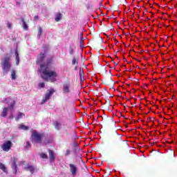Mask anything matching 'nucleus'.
<instances>
[{
    "label": "nucleus",
    "instance_id": "f257e3e1",
    "mask_svg": "<svg viewBox=\"0 0 177 177\" xmlns=\"http://www.w3.org/2000/svg\"><path fill=\"white\" fill-rule=\"evenodd\" d=\"M48 64H41L39 72L42 73L41 77L44 81H50V82H56L57 80V73L55 71L49 70V64L52 63V58L47 61Z\"/></svg>",
    "mask_w": 177,
    "mask_h": 177
},
{
    "label": "nucleus",
    "instance_id": "f03ea898",
    "mask_svg": "<svg viewBox=\"0 0 177 177\" xmlns=\"http://www.w3.org/2000/svg\"><path fill=\"white\" fill-rule=\"evenodd\" d=\"M1 65L3 66L2 68L3 74H8L9 70H10V67H12V65L10 64V58H9V57H6L1 62Z\"/></svg>",
    "mask_w": 177,
    "mask_h": 177
},
{
    "label": "nucleus",
    "instance_id": "7ed1b4c3",
    "mask_svg": "<svg viewBox=\"0 0 177 177\" xmlns=\"http://www.w3.org/2000/svg\"><path fill=\"white\" fill-rule=\"evenodd\" d=\"M44 136H45L44 133L33 131L31 136V140L33 143H42V138Z\"/></svg>",
    "mask_w": 177,
    "mask_h": 177
},
{
    "label": "nucleus",
    "instance_id": "20e7f679",
    "mask_svg": "<svg viewBox=\"0 0 177 177\" xmlns=\"http://www.w3.org/2000/svg\"><path fill=\"white\" fill-rule=\"evenodd\" d=\"M53 93H55V90L53 88H50L46 93L45 95V97L43 98L42 100V104H44V103H46V102H48V100H49V99H50V96H52L53 95Z\"/></svg>",
    "mask_w": 177,
    "mask_h": 177
},
{
    "label": "nucleus",
    "instance_id": "39448f33",
    "mask_svg": "<svg viewBox=\"0 0 177 177\" xmlns=\"http://www.w3.org/2000/svg\"><path fill=\"white\" fill-rule=\"evenodd\" d=\"M12 145H13L12 143V141H10V140L6 141L2 145L1 149H2V150H3V151H9V150H10V149L12 147Z\"/></svg>",
    "mask_w": 177,
    "mask_h": 177
},
{
    "label": "nucleus",
    "instance_id": "423d86ee",
    "mask_svg": "<svg viewBox=\"0 0 177 177\" xmlns=\"http://www.w3.org/2000/svg\"><path fill=\"white\" fill-rule=\"evenodd\" d=\"M13 107H15V101H12L10 106H9L8 108H3L1 115V117H6L8 115V110H13Z\"/></svg>",
    "mask_w": 177,
    "mask_h": 177
},
{
    "label": "nucleus",
    "instance_id": "0eeeda50",
    "mask_svg": "<svg viewBox=\"0 0 177 177\" xmlns=\"http://www.w3.org/2000/svg\"><path fill=\"white\" fill-rule=\"evenodd\" d=\"M70 88H71V84H70V83L64 84L62 88L63 93H64L65 95H68V93L71 92Z\"/></svg>",
    "mask_w": 177,
    "mask_h": 177
},
{
    "label": "nucleus",
    "instance_id": "6e6552de",
    "mask_svg": "<svg viewBox=\"0 0 177 177\" xmlns=\"http://www.w3.org/2000/svg\"><path fill=\"white\" fill-rule=\"evenodd\" d=\"M70 171L71 172L73 176H75L77 175V172L78 171V168L74 164L69 165Z\"/></svg>",
    "mask_w": 177,
    "mask_h": 177
},
{
    "label": "nucleus",
    "instance_id": "1a4fd4ad",
    "mask_svg": "<svg viewBox=\"0 0 177 177\" xmlns=\"http://www.w3.org/2000/svg\"><path fill=\"white\" fill-rule=\"evenodd\" d=\"M24 169L26 171H30V174H32L35 171V167L30 164H27L26 165L24 166Z\"/></svg>",
    "mask_w": 177,
    "mask_h": 177
},
{
    "label": "nucleus",
    "instance_id": "9d476101",
    "mask_svg": "<svg viewBox=\"0 0 177 177\" xmlns=\"http://www.w3.org/2000/svg\"><path fill=\"white\" fill-rule=\"evenodd\" d=\"M17 158H14L12 159V169L13 170L14 174H17Z\"/></svg>",
    "mask_w": 177,
    "mask_h": 177
},
{
    "label": "nucleus",
    "instance_id": "9b49d317",
    "mask_svg": "<svg viewBox=\"0 0 177 177\" xmlns=\"http://www.w3.org/2000/svg\"><path fill=\"white\" fill-rule=\"evenodd\" d=\"M48 154H49L50 162H53V161H55V152H53V151L51 149H48Z\"/></svg>",
    "mask_w": 177,
    "mask_h": 177
},
{
    "label": "nucleus",
    "instance_id": "f8f14e48",
    "mask_svg": "<svg viewBox=\"0 0 177 177\" xmlns=\"http://www.w3.org/2000/svg\"><path fill=\"white\" fill-rule=\"evenodd\" d=\"M44 59H45V54L40 53V55L37 57V64L44 62Z\"/></svg>",
    "mask_w": 177,
    "mask_h": 177
},
{
    "label": "nucleus",
    "instance_id": "ddd939ff",
    "mask_svg": "<svg viewBox=\"0 0 177 177\" xmlns=\"http://www.w3.org/2000/svg\"><path fill=\"white\" fill-rule=\"evenodd\" d=\"M55 129H57V131H59V129H62V124L59 122H54V124H53Z\"/></svg>",
    "mask_w": 177,
    "mask_h": 177
},
{
    "label": "nucleus",
    "instance_id": "4468645a",
    "mask_svg": "<svg viewBox=\"0 0 177 177\" xmlns=\"http://www.w3.org/2000/svg\"><path fill=\"white\" fill-rule=\"evenodd\" d=\"M15 60H16V65L19 66V63H20V57H19V53L17 50H15Z\"/></svg>",
    "mask_w": 177,
    "mask_h": 177
},
{
    "label": "nucleus",
    "instance_id": "2eb2a0df",
    "mask_svg": "<svg viewBox=\"0 0 177 177\" xmlns=\"http://www.w3.org/2000/svg\"><path fill=\"white\" fill-rule=\"evenodd\" d=\"M0 169H2L5 172V174H8V169L6 168V166H5V165L1 162H0Z\"/></svg>",
    "mask_w": 177,
    "mask_h": 177
},
{
    "label": "nucleus",
    "instance_id": "dca6fc26",
    "mask_svg": "<svg viewBox=\"0 0 177 177\" xmlns=\"http://www.w3.org/2000/svg\"><path fill=\"white\" fill-rule=\"evenodd\" d=\"M83 43H84V33L80 32V46L82 48L84 47Z\"/></svg>",
    "mask_w": 177,
    "mask_h": 177
},
{
    "label": "nucleus",
    "instance_id": "f3484780",
    "mask_svg": "<svg viewBox=\"0 0 177 177\" xmlns=\"http://www.w3.org/2000/svg\"><path fill=\"white\" fill-rule=\"evenodd\" d=\"M23 117H24V115L23 114V113L19 112L17 115V116L16 117L15 120L16 121H19V120H21V118H23Z\"/></svg>",
    "mask_w": 177,
    "mask_h": 177
},
{
    "label": "nucleus",
    "instance_id": "a211bd4d",
    "mask_svg": "<svg viewBox=\"0 0 177 177\" xmlns=\"http://www.w3.org/2000/svg\"><path fill=\"white\" fill-rule=\"evenodd\" d=\"M18 128H19V129H22L23 131H27V129H28V127L24 124H19L18 126Z\"/></svg>",
    "mask_w": 177,
    "mask_h": 177
},
{
    "label": "nucleus",
    "instance_id": "6ab92c4d",
    "mask_svg": "<svg viewBox=\"0 0 177 177\" xmlns=\"http://www.w3.org/2000/svg\"><path fill=\"white\" fill-rule=\"evenodd\" d=\"M60 20H62V14L58 13L55 16V21H60Z\"/></svg>",
    "mask_w": 177,
    "mask_h": 177
},
{
    "label": "nucleus",
    "instance_id": "aec40b11",
    "mask_svg": "<svg viewBox=\"0 0 177 177\" xmlns=\"http://www.w3.org/2000/svg\"><path fill=\"white\" fill-rule=\"evenodd\" d=\"M21 21L23 23V28L24 30H28V26H27V24L26 23V21H24V19H21Z\"/></svg>",
    "mask_w": 177,
    "mask_h": 177
},
{
    "label": "nucleus",
    "instance_id": "412c9836",
    "mask_svg": "<svg viewBox=\"0 0 177 177\" xmlns=\"http://www.w3.org/2000/svg\"><path fill=\"white\" fill-rule=\"evenodd\" d=\"M42 32H43L42 28L39 27V30H38V33H37L38 39H39V38H41V35H42Z\"/></svg>",
    "mask_w": 177,
    "mask_h": 177
},
{
    "label": "nucleus",
    "instance_id": "4be33fe9",
    "mask_svg": "<svg viewBox=\"0 0 177 177\" xmlns=\"http://www.w3.org/2000/svg\"><path fill=\"white\" fill-rule=\"evenodd\" d=\"M31 147V145L30 144V142L27 141L26 145H24V149L26 150H28Z\"/></svg>",
    "mask_w": 177,
    "mask_h": 177
},
{
    "label": "nucleus",
    "instance_id": "5701e85b",
    "mask_svg": "<svg viewBox=\"0 0 177 177\" xmlns=\"http://www.w3.org/2000/svg\"><path fill=\"white\" fill-rule=\"evenodd\" d=\"M11 78L12 80H16V71L15 70H12L11 72Z\"/></svg>",
    "mask_w": 177,
    "mask_h": 177
},
{
    "label": "nucleus",
    "instance_id": "b1692460",
    "mask_svg": "<svg viewBox=\"0 0 177 177\" xmlns=\"http://www.w3.org/2000/svg\"><path fill=\"white\" fill-rule=\"evenodd\" d=\"M72 64L74 66L75 64H78V60H77V58L74 57L72 60Z\"/></svg>",
    "mask_w": 177,
    "mask_h": 177
},
{
    "label": "nucleus",
    "instance_id": "393cba45",
    "mask_svg": "<svg viewBox=\"0 0 177 177\" xmlns=\"http://www.w3.org/2000/svg\"><path fill=\"white\" fill-rule=\"evenodd\" d=\"M79 74L80 79L82 80V78H84V71L80 69Z\"/></svg>",
    "mask_w": 177,
    "mask_h": 177
},
{
    "label": "nucleus",
    "instance_id": "a878e982",
    "mask_svg": "<svg viewBox=\"0 0 177 177\" xmlns=\"http://www.w3.org/2000/svg\"><path fill=\"white\" fill-rule=\"evenodd\" d=\"M40 157H41V158H44V159L48 158V155H46V153H41L40 154Z\"/></svg>",
    "mask_w": 177,
    "mask_h": 177
},
{
    "label": "nucleus",
    "instance_id": "bb28decb",
    "mask_svg": "<svg viewBox=\"0 0 177 177\" xmlns=\"http://www.w3.org/2000/svg\"><path fill=\"white\" fill-rule=\"evenodd\" d=\"M69 54L74 55V49H73V48H71V47H70V48H69Z\"/></svg>",
    "mask_w": 177,
    "mask_h": 177
},
{
    "label": "nucleus",
    "instance_id": "cd10ccee",
    "mask_svg": "<svg viewBox=\"0 0 177 177\" xmlns=\"http://www.w3.org/2000/svg\"><path fill=\"white\" fill-rule=\"evenodd\" d=\"M39 88H45V83H44V82L39 83Z\"/></svg>",
    "mask_w": 177,
    "mask_h": 177
},
{
    "label": "nucleus",
    "instance_id": "c85d7f7f",
    "mask_svg": "<svg viewBox=\"0 0 177 177\" xmlns=\"http://www.w3.org/2000/svg\"><path fill=\"white\" fill-rule=\"evenodd\" d=\"M71 154V151L70 149H67L66 151L65 156H70Z\"/></svg>",
    "mask_w": 177,
    "mask_h": 177
},
{
    "label": "nucleus",
    "instance_id": "c756f323",
    "mask_svg": "<svg viewBox=\"0 0 177 177\" xmlns=\"http://www.w3.org/2000/svg\"><path fill=\"white\" fill-rule=\"evenodd\" d=\"M73 147H75V148L78 147V144L77 142H73Z\"/></svg>",
    "mask_w": 177,
    "mask_h": 177
},
{
    "label": "nucleus",
    "instance_id": "7c9ffc66",
    "mask_svg": "<svg viewBox=\"0 0 177 177\" xmlns=\"http://www.w3.org/2000/svg\"><path fill=\"white\" fill-rule=\"evenodd\" d=\"M7 26L9 28H12V25L10 24V23L8 22Z\"/></svg>",
    "mask_w": 177,
    "mask_h": 177
},
{
    "label": "nucleus",
    "instance_id": "2f4dec72",
    "mask_svg": "<svg viewBox=\"0 0 177 177\" xmlns=\"http://www.w3.org/2000/svg\"><path fill=\"white\" fill-rule=\"evenodd\" d=\"M34 19H35V20H38V19H39L38 15L35 16Z\"/></svg>",
    "mask_w": 177,
    "mask_h": 177
},
{
    "label": "nucleus",
    "instance_id": "473e14b6",
    "mask_svg": "<svg viewBox=\"0 0 177 177\" xmlns=\"http://www.w3.org/2000/svg\"><path fill=\"white\" fill-rule=\"evenodd\" d=\"M156 45H158V46H160V44H158V41L157 40L156 41Z\"/></svg>",
    "mask_w": 177,
    "mask_h": 177
},
{
    "label": "nucleus",
    "instance_id": "72a5a7b5",
    "mask_svg": "<svg viewBox=\"0 0 177 177\" xmlns=\"http://www.w3.org/2000/svg\"><path fill=\"white\" fill-rule=\"evenodd\" d=\"M77 68H77V66L75 67V70H77Z\"/></svg>",
    "mask_w": 177,
    "mask_h": 177
},
{
    "label": "nucleus",
    "instance_id": "f704fd0d",
    "mask_svg": "<svg viewBox=\"0 0 177 177\" xmlns=\"http://www.w3.org/2000/svg\"><path fill=\"white\" fill-rule=\"evenodd\" d=\"M156 6H158V4L156 3Z\"/></svg>",
    "mask_w": 177,
    "mask_h": 177
},
{
    "label": "nucleus",
    "instance_id": "c9c22d12",
    "mask_svg": "<svg viewBox=\"0 0 177 177\" xmlns=\"http://www.w3.org/2000/svg\"><path fill=\"white\" fill-rule=\"evenodd\" d=\"M6 100H9V98L6 99Z\"/></svg>",
    "mask_w": 177,
    "mask_h": 177
},
{
    "label": "nucleus",
    "instance_id": "e433bc0d",
    "mask_svg": "<svg viewBox=\"0 0 177 177\" xmlns=\"http://www.w3.org/2000/svg\"><path fill=\"white\" fill-rule=\"evenodd\" d=\"M156 109H158V106H157V105L156 106Z\"/></svg>",
    "mask_w": 177,
    "mask_h": 177
}]
</instances>
